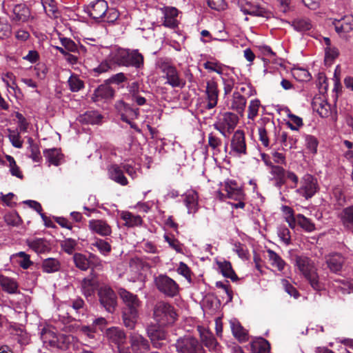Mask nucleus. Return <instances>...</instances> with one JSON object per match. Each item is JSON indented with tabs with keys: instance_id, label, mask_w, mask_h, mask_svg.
I'll return each mask as SVG.
<instances>
[{
	"instance_id": "nucleus-26",
	"label": "nucleus",
	"mask_w": 353,
	"mask_h": 353,
	"mask_svg": "<svg viewBox=\"0 0 353 353\" xmlns=\"http://www.w3.org/2000/svg\"><path fill=\"white\" fill-rule=\"evenodd\" d=\"M182 196L188 213L189 214H195L199 210L198 193L194 190H188Z\"/></svg>"
},
{
	"instance_id": "nucleus-45",
	"label": "nucleus",
	"mask_w": 353,
	"mask_h": 353,
	"mask_svg": "<svg viewBox=\"0 0 353 353\" xmlns=\"http://www.w3.org/2000/svg\"><path fill=\"white\" fill-rule=\"evenodd\" d=\"M201 339L204 345L210 350H215L218 343L212 332L208 330H203L201 332Z\"/></svg>"
},
{
	"instance_id": "nucleus-54",
	"label": "nucleus",
	"mask_w": 353,
	"mask_h": 353,
	"mask_svg": "<svg viewBox=\"0 0 353 353\" xmlns=\"http://www.w3.org/2000/svg\"><path fill=\"white\" fill-rule=\"evenodd\" d=\"M8 138L12 145L16 148H21L23 146L20 133L17 130L8 129Z\"/></svg>"
},
{
	"instance_id": "nucleus-37",
	"label": "nucleus",
	"mask_w": 353,
	"mask_h": 353,
	"mask_svg": "<svg viewBox=\"0 0 353 353\" xmlns=\"http://www.w3.org/2000/svg\"><path fill=\"white\" fill-rule=\"evenodd\" d=\"M97 288V283L92 278H85L81 282V291L86 298L93 296Z\"/></svg>"
},
{
	"instance_id": "nucleus-2",
	"label": "nucleus",
	"mask_w": 353,
	"mask_h": 353,
	"mask_svg": "<svg viewBox=\"0 0 353 353\" xmlns=\"http://www.w3.org/2000/svg\"><path fill=\"white\" fill-rule=\"evenodd\" d=\"M109 59L118 66L133 68L137 72L144 68V57L139 50L118 48L111 51Z\"/></svg>"
},
{
	"instance_id": "nucleus-20",
	"label": "nucleus",
	"mask_w": 353,
	"mask_h": 353,
	"mask_svg": "<svg viewBox=\"0 0 353 353\" xmlns=\"http://www.w3.org/2000/svg\"><path fill=\"white\" fill-rule=\"evenodd\" d=\"M108 10V3L104 0H97L92 2L85 9V12L94 20L105 18Z\"/></svg>"
},
{
	"instance_id": "nucleus-41",
	"label": "nucleus",
	"mask_w": 353,
	"mask_h": 353,
	"mask_svg": "<svg viewBox=\"0 0 353 353\" xmlns=\"http://www.w3.org/2000/svg\"><path fill=\"white\" fill-rule=\"evenodd\" d=\"M41 5L46 14L51 19L59 17V10L54 0H41Z\"/></svg>"
},
{
	"instance_id": "nucleus-14",
	"label": "nucleus",
	"mask_w": 353,
	"mask_h": 353,
	"mask_svg": "<svg viewBox=\"0 0 353 353\" xmlns=\"http://www.w3.org/2000/svg\"><path fill=\"white\" fill-rule=\"evenodd\" d=\"M247 154L245 134L242 130H237L232 137L230 141V154L241 157Z\"/></svg>"
},
{
	"instance_id": "nucleus-12",
	"label": "nucleus",
	"mask_w": 353,
	"mask_h": 353,
	"mask_svg": "<svg viewBox=\"0 0 353 353\" xmlns=\"http://www.w3.org/2000/svg\"><path fill=\"white\" fill-rule=\"evenodd\" d=\"M319 190L317 179L310 174H305L301 179L300 187L296 192L305 199L312 198Z\"/></svg>"
},
{
	"instance_id": "nucleus-46",
	"label": "nucleus",
	"mask_w": 353,
	"mask_h": 353,
	"mask_svg": "<svg viewBox=\"0 0 353 353\" xmlns=\"http://www.w3.org/2000/svg\"><path fill=\"white\" fill-rule=\"evenodd\" d=\"M267 253L270 264L277 268L279 271H283L286 265L285 261L276 252L272 250H268Z\"/></svg>"
},
{
	"instance_id": "nucleus-34",
	"label": "nucleus",
	"mask_w": 353,
	"mask_h": 353,
	"mask_svg": "<svg viewBox=\"0 0 353 353\" xmlns=\"http://www.w3.org/2000/svg\"><path fill=\"white\" fill-rule=\"evenodd\" d=\"M122 168L132 178L135 179L141 172V165L134 160H125L121 163Z\"/></svg>"
},
{
	"instance_id": "nucleus-30",
	"label": "nucleus",
	"mask_w": 353,
	"mask_h": 353,
	"mask_svg": "<svg viewBox=\"0 0 353 353\" xmlns=\"http://www.w3.org/2000/svg\"><path fill=\"white\" fill-rule=\"evenodd\" d=\"M0 286L3 291L9 294L19 293L17 281L14 278L8 277L1 274H0Z\"/></svg>"
},
{
	"instance_id": "nucleus-31",
	"label": "nucleus",
	"mask_w": 353,
	"mask_h": 353,
	"mask_svg": "<svg viewBox=\"0 0 353 353\" xmlns=\"http://www.w3.org/2000/svg\"><path fill=\"white\" fill-rule=\"evenodd\" d=\"M28 246L37 253H45L50 250L48 241L42 238L29 239L26 241Z\"/></svg>"
},
{
	"instance_id": "nucleus-59",
	"label": "nucleus",
	"mask_w": 353,
	"mask_h": 353,
	"mask_svg": "<svg viewBox=\"0 0 353 353\" xmlns=\"http://www.w3.org/2000/svg\"><path fill=\"white\" fill-rule=\"evenodd\" d=\"M77 245V241L72 238H67L61 243V248L68 254H72Z\"/></svg>"
},
{
	"instance_id": "nucleus-9",
	"label": "nucleus",
	"mask_w": 353,
	"mask_h": 353,
	"mask_svg": "<svg viewBox=\"0 0 353 353\" xmlns=\"http://www.w3.org/2000/svg\"><path fill=\"white\" fill-rule=\"evenodd\" d=\"M100 305L108 313L112 314L117 305V297L114 290L108 285H103L98 290Z\"/></svg>"
},
{
	"instance_id": "nucleus-60",
	"label": "nucleus",
	"mask_w": 353,
	"mask_h": 353,
	"mask_svg": "<svg viewBox=\"0 0 353 353\" xmlns=\"http://www.w3.org/2000/svg\"><path fill=\"white\" fill-rule=\"evenodd\" d=\"M261 105V102L259 99H253L250 101V105L248 106V117L249 119L254 120V118L257 116L259 112V109Z\"/></svg>"
},
{
	"instance_id": "nucleus-52",
	"label": "nucleus",
	"mask_w": 353,
	"mask_h": 353,
	"mask_svg": "<svg viewBox=\"0 0 353 353\" xmlns=\"http://www.w3.org/2000/svg\"><path fill=\"white\" fill-rule=\"evenodd\" d=\"M41 338L46 345L56 347L57 345V338L53 332L50 330H43L41 332Z\"/></svg>"
},
{
	"instance_id": "nucleus-40",
	"label": "nucleus",
	"mask_w": 353,
	"mask_h": 353,
	"mask_svg": "<svg viewBox=\"0 0 353 353\" xmlns=\"http://www.w3.org/2000/svg\"><path fill=\"white\" fill-rule=\"evenodd\" d=\"M73 262L78 269L81 271H87L90 268L89 254L77 252L73 254Z\"/></svg>"
},
{
	"instance_id": "nucleus-58",
	"label": "nucleus",
	"mask_w": 353,
	"mask_h": 353,
	"mask_svg": "<svg viewBox=\"0 0 353 353\" xmlns=\"http://www.w3.org/2000/svg\"><path fill=\"white\" fill-rule=\"evenodd\" d=\"M278 236L280 240L286 245L291 243L290 232L285 226H280L277 230Z\"/></svg>"
},
{
	"instance_id": "nucleus-1",
	"label": "nucleus",
	"mask_w": 353,
	"mask_h": 353,
	"mask_svg": "<svg viewBox=\"0 0 353 353\" xmlns=\"http://www.w3.org/2000/svg\"><path fill=\"white\" fill-rule=\"evenodd\" d=\"M118 293L124 304L122 311L123 324L127 328L132 330L137 322L141 302L136 294L124 288H120Z\"/></svg>"
},
{
	"instance_id": "nucleus-64",
	"label": "nucleus",
	"mask_w": 353,
	"mask_h": 353,
	"mask_svg": "<svg viewBox=\"0 0 353 353\" xmlns=\"http://www.w3.org/2000/svg\"><path fill=\"white\" fill-rule=\"evenodd\" d=\"M221 145V139L219 137H218L216 134H214L213 132H211L208 134V145L213 150L219 151Z\"/></svg>"
},
{
	"instance_id": "nucleus-51",
	"label": "nucleus",
	"mask_w": 353,
	"mask_h": 353,
	"mask_svg": "<svg viewBox=\"0 0 353 353\" xmlns=\"http://www.w3.org/2000/svg\"><path fill=\"white\" fill-rule=\"evenodd\" d=\"M297 224L307 232H312L315 230V225L312 221L301 214L296 215Z\"/></svg>"
},
{
	"instance_id": "nucleus-48",
	"label": "nucleus",
	"mask_w": 353,
	"mask_h": 353,
	"mask_svg": "<svg viewBox=\"0 0 353 353\" xmlns=\"http://www.w3.org/2000/svg\"><path fill=\"white\" fill-rule=\"evenodd\" d=\"M91 245L95 247L101 254L108 256L112 250L111 245L104 239L96 238L91 243Z\"/></svg>"
},
{
	"instance_id": "nucleus-19",
	"label": "nucleus",
	"mask_w": 353,
	"mask_h": 353,
	"mask_svg": "<svg viewBox=\"0 0 353 353\" xmlns=\"http://www.w3.org/2000/svg\"><path fill=\"white\" fill-rule=\"evenodd\" d=\"M224 190L226 192L225 194L221 191L217 192V194L221 200H223L226 197L234 200L243 199L244 194L243 190L235 181L228 180L225 181Z\"/></svg>"
},
{
	"instance_id": "nucleus-4",
	"label": "nucleus",
	"mask_w": 353,
	"mask_h": 353,
	"mask_svg": "<svg viewBox=\"0 0 353 353\" xmlns=\"http://www.w3.org/2000/svg\"><path fill=\"white\" fill-rule=\"evenodd\" d=\"M157 65L163 74L162 77L166 79L165 84L172 88H182L185 86V81L180 77L177 69L168 58L159 59Z\"/></svg>"
},
{
	"instance_id": "nucleus-39",
	"label": "nucleus",
	"mask_w": 353,
	"mask_h": 353,
	"mask_svg": "<svg viewBox=\"0 0 353 353\" xmlns=\"http://www.w3.org/2000/svg\"><path fill=\"white\" fill-rule=\"evenodd\" d=\"M43 155L50 164L56 166L60 164L63 157L60 150L54 148L45 150Z\"/></svg>"
},
{
	"instance_id": "nucleus-13",
	"label": "nucleus",
	"mask_w": 353,
	"mask_h": 353,
	"mask_svg": "<svg viewBox=\"0 0 353 353\" xmlns=\"http://www.w3.org/2000/svg\"><path fill=\"white\" fill-rule=\"evenodd\" d=\"M146 332L153 347L161 349L164 345L163 341L167 340L168 333L159 323L149 325L146 328Z\"/></svg>"
},
{
	"instance_id": "nucleus-24",
	"label": "nucleus",
	"mask_w": 353,
	"mask_h": 353,
	"mask_svg": "<svg viewBox=\"0 0 353 353\" xmlns=\"http://www.w3.org/2000/svg\"><path fill=\"white\" fill-rule=\"evenodd\" d=\"M89 230L101 236H108L112 234L111 226L103 219H91L88 222Z\"/></svg>"
},
{
	"instance_id": "nucleus-16",
	"label": "nucleus",
	"mask_w": 353,
	"mask_h": 353,
	"mask_svg": "<svg viewBox=\"0 0 353 353\" xmlns=\"http://www.w3.org/2000/svg\"><path fill=\"white\" fill-rule=\"evenodd\" d=\"M115 94V90L105 81L94 89L91 99L96 103H104L111 101Z\"/></svg>"
},
{
	"instance_id": "nucleus-53",
	"label": "nucleus",
	"mask_w": 353,
	"mask_h": 353,
	"mask_svg": "<svg viewBox=\"0 0 353 353\" xmlns=\"http://www.w3.org/2000/svg\"><path fill=\"white\" fill-rule=\"evenodd\" d=\"M293 77L299 81H308L312 77L310 72L304 68H295L292 70Z\"/></svg>"
},
{
	"instance_id": "nucleus-6",
	"label": "nucleus",
	"mask_w": 353,
	"mask_h": 353,
	"mask_svg": "<svg viewBox=\"0 0 353 353\" xmlns=\"http://www.w3.org/2000/svg\"><path fill=\"white\" fill-rule=\"evenodd\" d=\"M154 283L159 292L167 297H174L179 293V284L165 274L154 276Z\"/></svg>"
},
{
	"instance_id": "nucleus-43",
	"label": "nucleus",
	"mask_w": 353,
	"mask_h": 353,
	"mask_svg": "<svg viewBox=\"0 0 353 353\" xmlns=\"http://www.w3.org/2000/svg\"><path fill=\"white\" fill-rule=\"evenodd\" d=\"M218 268L223 276L229 278L232 281L236 279V275L234 272L231 263L225 260L217 261Z\"/></svg>"
},
{
	"instance_id": "nucleus-23",
	"label": "nucleus",
	"mask_w": 353,
	"mask_h": 353,
	"mask_svg": "<svg viewBox=\"0 0 353 353\" xmlns=\"http://www.w3.org/2000/svg\"><path fill=\"white\" fill-rule=\"evenodd\" d=\"M219 93L217 83L213 79L208 81L205 88L208 101L205 108L207 109L210 110L216 107L218 102Z\"/></svg>"
},
{
	"instance_id": "nucleus-29",
	"label": "nucleus",
	"mask_w": 353,
	"mask_h": 353,
	"mask_svg": "<svg viewBox=\"0 0 353 353\" xmlns=\"http://www.w3.org/2000/svg\"><path fill=\"white\" fill-rule=\"evenodd\" d=\"M332 23L339 34L349 33L353 30V16L348 15L335 19Z\"/></svg>"
},
{
	"instance_id": "nucleus-27",
	"label": "nucleus",
	"mask_w": 353,
	"mask_h": 353,
	"mask_svg": "<svg viewBox=\"0 0 353 353\" xmlns=\"http://www.w3.org/2000/svg\"><path fill=\"white\" fill-rule=\"evenodd\" d=\"M338 218L344 229L353 234V205L343 208Z\"/></svg>"
},
{
	"instance_id": "nucleus-22",
	"label": "nucleus",
	"mask_w": 353,
	"mask_h": 353,
	"mask_svg": "<svg viewBox=\"0 0 353 353\" xmlns=\"http://www.w3.org/2000/svg\"><path fill=\"white\" fill-rule=\"evenodd\" d=\"M327 268L332 273L339 274L343 270L345 258L339 252H334L327 255L325 258Z\"/></svg>"
},
{
	"instance_id": "nucleus-17",
	"label": "nucleus",
	"mask_w": 353,
	"mask_h": 353,
	"mask_svg": "<svg viewBox=\"0 0 353 353\" xmlns=\"http://www.w3.org/2000/svg\"><path fill=\"white\" fill-rule=\"evenodd\" d=\"M9 17L14 24L20 25L29 21L31 12L25 3H19L12 7Z\"/></svg>"
},
{
	"instance_id": "nucleus-5",
	"label": "nucleus",
	"mask_w": 353,
	"mask_h": 353,
	"mask_svg": "<svg viewBox=\"0 0 353 353\" xmlns=\"http://www.w3.org/2000/svg\"><path fill=\"white\" fill-rule=\"evenodd\" d=\"M154 320L161 325H169L175 322L177 314L174 307L164 301L158 302L154 308Z\"/></svg>"
},
{
	"instance_id": "nucleus-50",
	"label": "nucleus",
	"mask_w": 353,
	"mask_h": 353,
	"mask_svg": "<svg viewBox=\"0 0 353 353\" xmlns=\"http://www.w3.org/2000/svg\"><path fill=\"white\" fill-rule=\"evenodd\" d=\"M13 257L16 259L17 263L21 268L26 270L32 265V262L30 261V255L26 254L25 252H19L13 255Z\"/></svg>"
},
{
	"instance_id": "nucleus-33",
	"label": "nucleus",
	"mask_w": 353,
	"mask_h": 353,
	"mask_svg": "<svg viewBox=\"0 0 353 353\" xmlns=\"http://www.w3.org/2000/svg\"><path fill=\"white\" fill-rule=\"evenodd\" d=\"M247 103V99L239 91L233 93L230 108L239 114H243Z\"/></svg>"
},
{
	"instance_id": "nucleus-36",
	"label": "nucleus",
	"mask_w": 353,
	"mask_h": 353,
	"mask_svg": "<svg viewBox=\"0 0 353 353\" xmlns=\"http://www.w3.org/2000/svg\"><path fill=\"white\" fill-rule=\"evenodd\" d=\"M61 268V263L56 258H47L42 261L41 269L43 272L51 274L58 272Z\"/></svg>"
},
{
	"instance_id": "nucleus-11",
	"label": "nucleus",
	"mask_w": 353,
	"mask_h": 353,
	"mask_svg": "<svg viewBox=\"0 0 353 353\" xmlns=\"http://www.w3.org/2000/svg\"><path fill=\"white\" fill-rule=\"evenodd\" d=\"M114 107L117 113L121 117V119L131 126H132V121L139 116V109L123 100L117 101Z\"/></svg>"
},
{
	"instance_id": "nucleus-25",
	"label": "nucleus",
	"mask_w": 353,
	"mask_h": 353,
	"mask_svg": "<svg viewBox=\"0 0 353 353\" xmlns=\"http://www.w3.org/2000/svg\"><path fill=\"white\" fill-rule=\"evenodd\" d=\"M163 16V25L165 27L174 28L178 26V10L174 7L164 6L160 9Z\"/></svg>"
},
{
	"instance_id": "nucleus-56",
	"label": "nucleus",
	"mask_w": 353,
	"mask_h": 353,
	"mask_svg": "<svg viewBox=\"0 0 353 353\" xmlns=\"http://www.w3.org/2000/svg\"><path fill=\"white\" fill-rule=\"evenodd\" d=\"M288 117L290 121L287 122V125L292 130H298L299 128L303 125L301 117L290 112L288 114Z\"/></svg>"
},
{
	"instance_id": "nucleus-8",
	"label": "nucleus",
	"mask_w": 353,
	"mask_h": 353,
	"mask_svg": "<svg viewBox=\"0 0 353 353\" xmlns=\"http://www.w3.org/2000/svg\"><path fill=\"white\" fill-rule=\"evenodd\" d=\"M174 346L178 353H205L202 345L190 335L179 337Z\"/></svg>"
},
{
	"instance_id": "nucleus-15",
	"label": "nucleus",
	"mask_w": 353,
	"mask_h": 353,
	"mask_svg": "<svg viewBox=\"0 0 353 353\" xmlns=\"http://www.w3.org/2000/svg\"><path fill=\"white\" fill-rule=\"evenodd\" d=\"M68 305L71 307L72 310L68 312L65 315L58 314L54 316V319L57 322L59 327L60 326H63L62 323L59 321L58 316L61 315V316H70L71 319L73 321V323H76L74 319L77 318H80L81 316L84 315L85 312V303L84 301L81 298H77L74 299H71Z\"/></svg>"
},
{
	"instance_id": "nucleus-35",
	"label": "nucleus",
	"mask_w": 353,
	"mask_h": 353,
	"mask_svg": "<svg viewBox=\"0 0 353 353\" xmlns=\"http://www.w3.org/2000/svg\"><path fill=\"white\" fill-rule=\"evenodd\" d=\"M217 121L227 126L228 128V132H231L238 123V117L232 112H227L219 117L217 119Z\"/></svg>"
},
{
	"instance_id": "nucleus-42",
	"label": "nucleus",
	"mask_w": 353,
	"mask_h": 353,
	"mask_svg": "<svg viewBox=\"0 0 353 353\" xmlns=\"http://www.w3.org/2000/svg\"><path fill=\"white\" fill-rule=\"evenodd\" d=\"M230 327L234 336L239 341H246L248 340L247 330L242 327L239 321L236 320L231 321Z\"/></svg>"
},
{
	"instance_id": "nucleus-28",
	"label": "nucleus",
	"mask_w": 353,
	"mask_h": 353,
	"mask_svg": "<svg viewBox=\"0 0 353 353\" xmlns=\"http://www.w3.org/2000/svg\"><path fill=\"white\" fill-rule=\"evenodd\" d=\"M108 174L111 180L121 185H126L128 183V181L123 174L121 164L120 165L114 163L110 165L108 167Z\"/></svg>"
},
{
	"instance_id": "nucleus-47",
	"label": "nucleus",
	"mask_w": 353,
	"mask_h": 353,
	"mask_svg": "<svg viewBox=\"0 0 353 353\" xmlns=\"http://www.w3.org/2000/svg\"><path fill=\"white\" fill-rule=\"evenodd\" d=\"M59 39H60V42L62 45V46H63L65 48V49L66 50V51L68 52H77L80 53L81 52H85V47H83L82 46L79 47V46L70 38L60 37Z\"/></svg>"
},
{
	"instance_id": "nucleus-44",
	"label": "nucleus",
	"mask_w": 353,
	"mask_h": 353,
	"mask_svg": "<svg viewBox=\"0 0 353 353\" xmlns=\"http://www.w3.org/2000/svg\"><path fill=\"white\" fill-rule=\"evenodd\" d=\"M288 23L298 32H306L312 28L311 21L307 18H297Z\"/></svg>"
},
{
	"instance_id": "nucleus-57",
	"label": "nucleus",
	"mask_w": 353,
	"mask_h": 353,
	"mask_svg": "<svg viewBox=\"0 0 353 353\" xmlns=\"http://www.w3.org/2000/svg\"><path fill=\"white\" fill-rule=\"evenodd\" d=\"M203 65L204 68L208 70L209 72H214L219 74H223V65L218 61H207L203 63Z\"/></svg>"
},
{
	"instance_id": "nucleus-7",
	"label": "nucleus",
	"mask_w": 353,
	"mask_h": 353,
	"mask_svg": "<svg viewBox=\"0 0 353 353\" xmlns=\"http://www.w3.org/2000/svg\"><path fill=\"white\" fill-rule=\"evenodd\" d=\"M58 319L63 325V326L59 327L61 330L65 332H74L79 330L82 335L88 339H93L95 338L96 329L93 326H80L77 323H73V321L70 316L61 317V315H59Z\"/></svg>"
},
{
	"instance_id": "nucleus-61",
	"label": "nucleus",
	"mask_w": 353,
	"mask_h": 353,
	"mask_svg": "<svg viewBox=\"0 0 353 353\" xmlns=\"http://www.w3.org/2000/svg\"><path fill=\"white\" fill-rule=\"evenodd\" d=\"M111 63H112L110 61L108 57V59L103 61L97 67L92 69L94 75L98 76L102 73L109 71L111 69Z\"/></svg>"
},
{
	"instance_id": "nucleus-49",
	"label": "nucleus",
	"mask_w": 353,
	"mask_h": 353,
	"mask_svg": "<svg viewBox=\"0 0 353 353\" xmlns=\"http://www.w3.org/2000/svg\"><path fill=\"white\" fill-rule=\"evenodd\" d=\"M69 89L72 92H77L84 88V82L77 74H72L68 80Z\"/></svg>"
},
{
	"instance_id": "nucleus-55",
	"label": "nucleus",
	"mask_w": 353,
	"mask_h": 353,
	"mask_svg": "<svg viewBox=\"0 0 353 353\" xmlns=\"http://www.w3.org/2000/svg\"><path fill=\"white\" fill-rule=\"evenodd\" d=\"M11 34L12 26L6 19L0 17V39H8Z\"/></svg>"
},
{
	"instance_id": "nucleus-62",
	"label": "nucleus",
	"mask_w": 353,
	"mask_h": 353,
	"mask_svg": "<svg viewBox=\"0 0 353 353\" xmlns=\"http://www.w3.org/2000/svg\"><path fill=\"white\" fill-rule=\"evenodd\" d=\"M270 173L273 176L274 179H286V171L283 168L279 165L270 163Z\"/></svg>"
},
{
	"instance_id": "nucleus-32",
	"label": "nucleus",
	"mask_w": 353,
	"mask_h": 353,
	"mask_svg": "<svg viewBox=\"0 0 353 353\" xmlns=\"http://www.w3.org/2000/svg\"><path fill=\"white\" fill-rule=\"evenodd\" d=\"M103 116L97 110H89L80 114L79 121L83 124L97 125L101 123Z\"/></svg>"
},
{
	"instance_id": "nucleus-3",
	"label": "nucleus",
	"mask_w": 353,
	"mask_h": 353,
	"mask_svg": "<svg viewBox=\"0 0 353 353\" xmlns=\"http://www.w3.org/2000/svg\"><path fill=\"white\" fill-rule=\"evenodd\" d=\"M295 268L309 281L312 288L317 291L322 289L313 260L305 255L294 256Z\"/></svg>"
},
{
	"instance_id": "nucleus-18",
	"label": "nucleus",
	"mask_w": 353,
	"mask_h": 353,
	"mask_svg": "<svg viewBox=\"0 0 353 353\" xmlns=\"http://www.w3.org/2000/svg\"><path fill=\"white\" fill-rule=\"evenodd\" d=\"M129 341L132 353H146L150 350V341L138 332H132Z\"/></svg>"
},
{
	"instance_id": "nucleus-63",
	"label": "nucleus",
	"mask_w": 353,
	"mask_h": 353,
	"mask_svg": "<svg viewBox=\"0 0 353 353\" xmlns=\"http://www.w3.org/2000/svg\"><path fill=\"white\" fill-rule=\"evenodd\" d=\"M305 145L307 148L313 154L316 153L318 147V140L312 135H305Z\"/></svg>"
},
{
	"instance_id": "nucleus-21",
	"label": "nucleus",
	"mask_w": 353,
	"mask_h": 353,
	"mask_svg": "<svg viewBox=\"0 0 353 353\" xmlns=\"http://www.w3.org/2000/svg\"><path fill=\"white\" fill-rule=\"evenodd\" d=\"M104 336L110 344H113L117 347L123 345L126 339L125 333L119 327L107 328L104 332Z\"/></svg>"
},
{
	"instance_id": "nucleus-38",
	"label": "nucleus",
	"mask_w": 353,
	"mask_h": 353,
	"mask_svg": "<svg viewBox=\"0 0 353 353\" xmlns=\"http://www.w3.org/2000/svg\"><path fill=\"white\" fill-rule=\"evenodd\" d=\"M252 353H271L269 342L263 338H258L251 344Z\"/></svg>"
},
{
	"instance_id": "nucleus-10",
	"label": "nucleus",
	"mask_w": 353,
	"mask_h": 353,
	"mask_svg": "<svg viewBox=\"0 0 353 353\" xmlns=\"http://www.w3.org/2000/svg\"><path fill=\"white\" fill-rule=\"evenodd\" d=\"M239 7L245 14L268 18L271 13L259 0H239Z\"/></svg>"
}]
</instances>
